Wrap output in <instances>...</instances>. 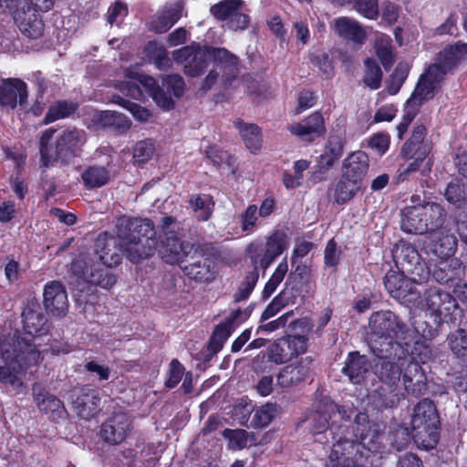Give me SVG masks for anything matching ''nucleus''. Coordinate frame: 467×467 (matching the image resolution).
<instances>
[{
	"label": "nucleus",
	"instance_id": "nucleus-18",
	"mask_svg": "<svg viewBox=\"0 0 467 467\" xmlns=\"http://www.w3.org/2000/svg\"><path fill=\"white\" fill-rule=\"evenodd\" d=\"M443 76L439 72L438 67H429L420 78L417 87L410 97V103H420L431 99L442 81Z\"/></svg>",
	"mask_w": 467,
	"mask_h": 467
},
{
	"label": "nucleus",
	"instance_id": "nucleus-46",
	"mask_svg": "<svg viewBox=\"0 0 467 467\" xmlns=\"http://www.w3.org/2000/svg\"><path fill=\"white\" fill-rule=\"evenodd\" d=\"M431 162L428 160L425 162L414 160L413 161L400 165L397 171V180L399 182L407 181L413 173L420 171L421 176H427L431 171Z\"/></svg>",
	"mask_w": 467,
	"mask_h": 467
},
{
	"label": "nucleus",
	"instance_id": "nucleus-37",
	"mask_svg": "<svg viewBox=\"0 0 467 467\" xmlns=\"http://www.w3.org/2000/svg\"><path fill=\"white\" fill-rule=\"evenodd\" d=\"M54 3L55 0H0V7L5 5L9 10L47 12L53 7Z\"/></svg>",
	"mask_w": 467,
	"mask_h": 467
},
{
	"label": "nucleus",
	"instance_id": "nucleus-20",
	"mask_svg": "<svg viewBox=\"0 0 467 467\" xmlns=\"http://www.w3.org/2000/svg\"><path fill=\"white\" fill-rule=\"evenodd\" d=\"M19 30L28 38L36 39L43 36L45 26L41 17L36 14L38 11L28 12L24 10H10Z\"/></svg>",
	"mask_w": 467,
	"mask_h": 467
},
{
	"label": "nucleus",
	"instance_id": "nucleus-3",
	"mask_svg": "<svg viewBox=\"0 0 467 467\" xmlns=\"http://www.w3.org/2000/svg\"><path fill=\"white\" fill-rule=\"evenodd\" d=\"M368 346L378 358H390L397 347L409 346L410 330L389 310L374 312L368 319Z\"/></svg>",
	"mask_w": 467,
	"mask_h": 467
},
{
	"label": "nucleus",
	"instance_id": "nucleus-47",
	"mask_svg": "<svg viewBox=\"0 0 467 467\" xmlns=\"http://www.w3.org/2000/svg\"><path fill=\"white\" fill-rule=\"evenodd\" d=\"M213 262L209 258H202L185 267L186 274L199 281H207L213 276Z\"/></svg>",
	"mask_w": 467,
	"mask_h": 467
},
{
	"label": "nucleus",
	"instance_id": "nucleus-15",
	"mask_svg": "<svg viewBox=\"0 0 467 467\" xmlns=\"http://www.w3.org/2000/svg\"><path fill=\"white\" fill-rule=\"evenodd\" d=\"M71 399L73 409L83 419L89 420L100 410V398L97 389L88 386L75 389Z\"/></svg>",
	"mask_w": 467,
	"mask_h": 467
},
{
	"label": "nucleus",
	"instance_id": "nucleus-27",
	"mask_svg": "<svg viewBox=\"0 0 467 467\" xmlns=\"http://www.w3.org/2000/svg\"><path fill=\"white\" fill-rule=\"evenodd\" d=\"M335 32L341 38L362 45L366 38V31L356 20L342 16L333 21Z\"/></svg>",
	"mask_w": 467,
	"mask_h": 467
},
{
	"label": "nucleus",
	"instance_id": "nucleus-34",
	"mask_svg": "<svg viewBox=\"0 0 467 467\" xmlns=\"http://www.w3.org/2000/svg\"><path fill=\"white\" fill-rule=\"evenodd\" d=\"M234 126L238 130L245 146L251 152L256 153L262 147V135L260 129L254 124L244 123L242 119L234 121Z\"/></svg>",
	"mask_w": 467,
	"mask_h": 467
},
{
	"label": "nucleus",
	"instance_id": "nucleus-61",
	"mask_svg": "<svg viewBox=\"0 0 467 467\" xmlns=\"http://www.w3.org/2000/svg\"><path fill=\"white\" fill-rule=\"evenodd\" d=\"M184 374V367L177 359H172L170 363L169 377L165 386L169 389L174 388L182 379Z\"/></svg>",
	"mask_w": 467,
	"mask_h": 467
},
{
	"label": "nucleus",
	"instance_id": "nucleus-26",
	"mask_svg": "<svg viewBox=\"0 0 467 467\" xmlns=\"http://www.w3.org/2000/svg\"><path fill=\"white\" fill-rule=\"evenodd\" d=\"M24 330L33 337H39L47 334L49 326L40 308L33 305L24 309L22 313Z\"/></svg>",
	"mask_w": 467,
	"mask_h": 467
},
{
	"label": "nucleus",
	"instance_id": "nucleus-36",
	"mask_svg": "<svg viewBox=\"0 0 467 467\" xmlns=\"http://www.w3.org/2000/svg\"><path fill=\"white\" fill-rule=\"evenodd\" d=\"M86 132L83 130L72 129L62 132L57 140V156L64 150H73L86 142Z\"/></svg>",
	"mask_w": 467,
	"mask_h": 467
},
{
	"label": "nucleus",
	"instance_id": "nucleus-25",
	"mask_svg": "<svg viewBox=\"0 0 467 467\" xmlns=\"http://www.w3.org/2000/svg\"><path fill=\"white\" fill-rule=\"evenodd\" d=\"M288 130L304 140H313L325 132L324 119L320 113L316 112L303 121L290 125Z\"/></svg>",
	"mask_w": 467,
	"mask_h": 467
},
{
	"label": "nucleus",
	"instance_id": "nucleus-2",
	"mask_svg": "<svg viewBox=\"0 0 467 467\" xmlns=\"http://www.w3.org/2000/svg\"><path fill=\"white\" fill-rule=\"evenodd\" d=\"M41 354L36 344L20 338L16 334L1 339L0 357L5 365L0 367V385L15 394L22 393L25 385L21 374L27 366L36 364Z\"/></svg>",
	"mask_w": 467,
	"mask_h": 467
},
{
	"label": "nucleus",
	"instance_id": "nucleus-19",
	"mask_svg": "<svg viewBox=\"0 0 467 467\" xmlns=\"http://www.w3.org/2000/svg\"><path fill=\"white\" fill-rule=\"evenodd\" d=\"M44 306L54 316L66 315L68 308L67 295L59 282H50L45 285Z\"/></svg>",
	"mask_w": 467,
	"mask_h": 467
},
{
	"label": "nucleus",
	"instance_id": "nucleus-59",
	"mask_svg": "<svg viewBox=\"0 0 467 467\" xmlns=\"http://www.w3.org/2000/svg\"><path fill=\"white\" fill-rule=\"evenodd\" d=\"M409 74V66L405 63H400L395 71L391 75V84L389 87V92L392 95L396 94L404 80L408 77Z\"/></svg>",
	"mask_w": 467,
	"mask_h": 467
},
{
	"label": "nucleus",
	"instance_id": "nucleus-44",
	"mask_svg": "<svg viewBox=\"0 0 467 467\" xmlns=\"http://www.w3.org/2000/svg\"><path fill=\"white\" fill-rule=\"evenodd\" d=\"M444 196L450 203L462 207L467 202V188L461 179H452L445 189Z\"/></svg>",
	"mask_w": 467,
	"mask_h": 467
},
{
	"label": "nucleus",
	"instance_id": "nucleus-63",
	"mask_svg": "<svg viewBox=\"0 0 467 467\" xmlns=\"http://www.w3.org/2000/svg\"><path fill=\"white\" fill-rule=\"evenodd\" d=\"M118 103L122 108L128 109L132 114V116L140 121L148 120V119L150 115L149 110L146 109L145 108H143L134 102L126 100L124 99L119 98Z\"/></svg>",
	"mask_w": 467,
	"mask_h": 467
},
{
	"label": "nucleus",
	"instance_id": "nucleus-41",
	"mask_svg": "<svg viewBox=\"0 0 467 467\" xmlns=\"http://www.w3.org/2000/svg\"><path fill=\"white\" fill-rule=\"evenodd\" d=\"M241 315L240 309L234 310L223 323L219 324L213 334L212 343L221 348L239 324L238 319Z\"/></svg>",
	"mask_w": 467,
	"mask_h": 467
},
{
	"label": "nucleus",
	"instance_id": "nucleus-56",
	"mask_svg": "<svg viewBox=\"0 0 467 467\" xmlns=\"http://www.w3.org/2000/svg\"><path fill=\"white\" fill-rule=\"evenodd\" d=\"M410 148V150H406V143L404 144L401 150V154L403 157L407 159H414L421 162L428 161L426 160V157L431 150V143H412Z\"/></svg>",
	"mask_w": 467,
	"mask_h": 467
},
{
	"label": "nucleus",
	"instance_id": "nucleus-7",
	"mask_svg": "<svg viewBox=\"0 0 467 467\" xmlns=\"http://www.w3.org/2000/svg\"><path fill=\"white\" fill-rule=\"evenodd\" d=\"M342 418L341 411L334 402L318 403L308 417V427L311 433L316 436V441L323 443L328 441V435L332 439H337L340 425L336 423Z\"/></svg>",
	"mask_w": 467,
	"mask_h": 467
},
{
	"label": "nucleus",
	"instance_id": "nucleus-54",
	"mask_svg": "<svg viewBox=\"0 0 467 467\" xmlns=\"http://www.w3.org/2000/svg\"><path fill=\"white\" fill-rule=\"evenodd\" d=\"M146 52L154 60L158 68L162 69L169 64L166 49L156 42H149L146 46Z\"/></svg>",
	"mask_w": 467,
	"mask_h": 467
},
{
	"label": "nucleus",
	"instance_id": "nucleus-10",
	"mask_svg": "<svg viewBox=\"0 0 467 467\" xmlns=\"http://www.w3.org/2000/svg\"><path fill=\"white\" fill-rule=\"evenodd\" d=\"M384 285L388 293L400 303L413 306H421L415 283L402 273L389 271L384 277Z\"/></svg>",
	"mask_w": 467,
	"mask_h": 467
},
{
	"label": "nucleus",
	"instance_id": "nucleus-24",
	"mask_svg": "<svg viewBox=\"0 0 467 467\" xmlns=\"http://www.w3.org/2000/svg\"><path fill=\"white\" fill-rule=\"evenodd\" d=\"M223 68V78L225 82L234 79L239 72V58L224 47H209V61Z\"/></svg>",
	"mask_w": 467,
	"mask_h": 467
},
{
	"label": "nucleus",
	"instance_id": "nucleus-5",
	"mask_svg": "<svg viewBox=\"0 0 467 467\" xmlns=\"http://www.w3.org/2000/svg\"><path fill=\"white\" fill-rule=\"evenodd\" d=\"M410 205L402 210L401 229L410 234L435 232L442 227L446 213L436 202H420L419 195H412Z\"/></svg>",
	"mask_w": 467,
	"mask_h": 467
},
{
	"label": "nucleus",
	"instance_id": "nucleus-32",
	"mask_svg": "<svg viewBox=\"0 0 467 467\" xmlns=\"http://www.w3.org/2000/svg\"><path fill=\"white\" fill-rule=\"evenodd\" d=\"M110 163L107 166L90 165L85 168L81 173V179L86 188L95 189L106 185L113 177L109 169Z\"/></svg>",
	"mask_w": 467,
	"mask_h": 467
},
{
	"label": "nucleus",
	"instance_id": "nucleus-6",
	"mask_svg": "<svg viewBox=\"0 0 467 467\" xmlns=\"http://www.w3.org/2000/svg\"><path fill=\"white\" fill-rule=\"evenodd\" d=\"M439 415L434 403L428 400L420 401L411 416V437L419 448L430 450L439 441Z\"/></svg>",
	"mask_w": 467,
	"mask_h": 467
},
{
	"label": "nucleus",
	"instance_id": "nucleus-43",
	"mask_svg": "<svg viewBox=\"0 0 467 467\" xmlns=\"http://www.w3.org/2000/svg\"><path fill=\"white\" fill-rule=\"evenodd\" d=\"M189 203L196 217L201 221H206L210 218L214 206L212 197L206 194L191 196Z\"/></svg>",
	"mask_w": 467,
	"mask_h": 467
},
{
	"label": "nucleus",
	"instance_id": "nucleus-14",
	"mask_svg": "<svg viewBox=\"0 0 467 467\" xmlns=\"http://www.w3.org/2000/svg\"><path fill=\"white\" fill-rule=\"evenodd\" d=\"M193 245L180 240L175 232L165 233V237H160L158 253L161 259L170 265L180 264L191 254Z\"/></svg>",
	"mask_w": 467,
	"mask_h": 467
},
{
	"label": "nucleus",
	"instance_id": "nucleus-57",
	"mask_svg": "<svg viewBox=\"0 0 467 467\" xmlns=\"http://www.w3.org/2000/svg\"><path fill=\"white\" fill-rule=\"evenodd\" d=\"M154 143L150 140L139 141L133 150V158L138 163L149 161L154 153Z\"/></svg>",
	"mask_w": 467,
	"mask_h": 467
},
{
	"label": "nucleus",
	"instance_id": "nucleus-48",
	"mask_svg": "<svg viewBox=\"0 0 467 467\" xmlns=\"http://www.w3.org/2000/svg\"><path fill=\"white\" fill-rule=\"evenodd\" d=\"M288 271V264L286 257L283 258V260L278 264L275 272L271 275L270 279L265 285L263 290V298L267 299L270 297L274 292L276 290L277 286L284 280L285 275Z\"/></svg>",
	"mask_w": 467,
	"mask_h": 467
},
{
	"label": "nucleus",
	"instance_id": "nucleus-42",
	"mask_svg": "<svg viewBox=\"0 0 467 467\" xmlns=\"http://www.w3.org/2000/svg\"><path fill=\"white\" fill-rule=\"evenodd\" d=\"M182 16L179 5L164 10L155 16L151 22L152 30L158 34L168 31Z\"/></svg>",
	"mask_w": 467,
	"mask_h": 467
},
{
	"label": "nucleus",
	"instance_id": "nucleus-11",
	"mask_svg": "<svg viewBox=\"0 0 467 467\" xmlns=\"http://www.w3.org/2000/svg\"><path fill=\"white\" fill-rule=\"evenodd\" d=\"M172 57L178 63L183 64V71L190 77L203 73L209 65V47L190 45L177 49Z\"/></svg>",
	"mask_w": 467,
	"mask_h": 467
},
{
	"label": "nucleus",
	"instance_id": "nucleus-40",
	"mask_svg": "<svg viewBox=\"0 0 467 467\" xmlns=\"http://www.w3.org/2000/svg\"><path fill=\"white\" fill-rule=\"evenodd\" d=\"M364 186L358 184L357 181L345 180L344 176L336 184L333 199L337 204H344L350 201Z\"/></svg>",
	"mask_w": 467,
	"mask_h": 467
},
{
	"label": "nucleus",
	"instance_id": "nucleus-38",
	"mask_svg": "<svg viewBox=\"0 0 467 467\" xmlns=\"http://www.w3.org/2000/svg\"><path fill=\"white\" fill-rule=\"evenodd\" d=\"M382 358L388 360H384L378 370L379 379L389 386L397 385L400 380L402 366L398 358H393V355L390 358Z\"/></svg>",
	"mask_w": 467,
	"mask_h": 467
},
{
	"label": "nucleus",
	"instance_id": "nucleus-51",
	"mask_svg": "<svg viewBox=\"0 0 467 467\" xmlns=\"http://www.w3.org/2000/svg\"><path fill=\"white\" fill-rule=\"evenodd\" d=\"M382 80V71L377 62L368 58L365 61L364 83L371 89H378Z\"/></svg>",
	"mask_w": 467,
	"mask_h": 467
},
{
	"label": "nucleus",
	"instance_id": "nucleus-17",
	"mask_svg": "<svg viewBox=\"0 0 467 467\" xmlns=\"http://www.w3.org/2000/svg\"><path fill=\"white\" fill-rule=\"evenodd\" d=\"M130 429V421L125 413H116L109 418L100 428L101 438L109 444L121 443Z\"/></svg>",
	"mask_w": 467,
	"mask_h": 467
},
{
	"label": "nucleus",
	"instance_id": "nucleus-22",
	"mask_svg": "<svg viewBox=\"0 0 467 467\" xmlns=\"http://www.w3.org/2000/svg\"><path fill=\"white\" fill-rule=\"evenodd\" d=\"M368 156L364 151L351 153L343 163L342 175L345 180L357 181L358 184L364 186V178L368 170Z\"/></svg>",
	"mask_w": 467,
	"mask_h": 467
},
{
	"label": "nucleus",
	"instance_id": "nucleus-31",
	"mask_svg": "<svg viewBox=\"0 0 467 467\" xmlns=\"http://www.w3.org/2000/svg\"><path fill=\"white\" fill-rule=\"evenodd\" d=\"M34 400L38 409L56 420L63 412V405L59 399L45 391L40 387H33Z\"/></svg>",
	"mask_w": 467,
	"mask_h": 467
},
{
	"label": "nucleus",
	"instance_id": "nucleus-23",
	"mask_svg": "<svg viewBox=\"0 0 467 467\" xmlns=\"http://www.w3.org/2000/svg\"><path fill=\"white\" fill-rule=\"evenodd\" d=\"M465 59H467V44L457 43L444 47L439 53L436 63L431 67H438L439 72L444 77L447 72Z\"/></svg>",
	"mask_w": 467,
	"mask_h": 467
},
{
	"label": "nucleus",
	"instance_id": "nucleus-29",
	"mask_svg": "<svg viewBox=\"0 0 467 467\" xmlns=\"http://www.w3.org/2000/svg\"><path fill=\"white\" fill-rule=\"evenodd\" d=\"M310 361L301 360L295 365L285 366L277 375V384L282 388H289L306 379L309 374Z\"/></svg>",
	"mask_w": 467,
	"mask_h": 467
},
{
	"label": "nucleus",
	"instance_id": "nucleus-60",
	"mask_svg": "<svg viewBox=\"0 0 467 467\" xmlns=\"http://www.w3.org/2000/svg\"><path fill=\"white\" fill-rule=\"evenodd\" d=\"M292 316L293 311H288L275 320L267 323L261 322L260 326L256 329V334H260L262 332L272 333L285 327L288 322V319Z\"/></svg>",
	"mask_w": 467,
	"mask_h": 467
},
{
	"label": "nucleus",
	"instance_id": "nucleus-1",
	"mask_svg": "<svg viewBox=\"0 0 467 467\" xmlns=\"http://www.w3.org/2000/svg\"><path fill=\"white\" fill-rule=\"evenodd\" d=\"M119 249L116 240L106 234L99 236L95 244L94 254H79L71 265L74 275L104 289H109L116 283V277L108 267L120 263Z\"/></svg>",
	"mask_w": 467,
	"mask_h": 467
},
{
	"label": "nucleus",
	"instance_id": "nucleus-53",
	"mask_svg": "<svg viewBox=\"0 0 467 467\" xmlns=\"http://www.w3.org/2000/svg\"><path fill=\"white\" fill-rule=\"evenodd\" d=\"M275 413V405L271 403L263 405L254 410L252 424L256 428H265L273 420Z\"/></svg>",
	"mask_w": 467,
	"mask_h": 467
},
{
	"label": "nucleus",
	"instance_id": "nucleus-62",
	"mask_svg": "<svg viewBox=\"0 0 467 467\" xmlns=\"http://www.w3.org/2000/svg\"><path fill=\"white\" fill-rule=\"evenodd\" d=\"M55 130L48 129L45 130L40 138V153L43 164L48 166L57 158V155L49 154L47 143L52 139Z\"/></svg>",
	"mask_w": 467,
	"mask_h": 467
},
{
	"label": "nucleus",
	"instance_id": "nucleus-39",
	"mask_svg": "<svg viewBox=\"0 0 467 467\" xmlns=\"http://www.w3.org/2000/svg\"><path fill=\"white\" fill-rule=\"evenodd\" d=\"M343 154V142L339 137H330L324 153L319 159L321 170H328Z\"/></svg>",
	"mask_w": 467,
	"mask_h": 467
},
{
	"label": "nucleus",
	"instance_id": "nucleus-8",
	"mask_svg": "<svg viewBox=\"0 0 467 467\" xmlns=\"http://www.w3.org/2000/svg\"><path fill=\"white\" fill-rule=\"evenodd\" d=\"M289 246L287 235L282 231H275L266 238L265 244L254 242L246 252L254 265H260L264 270L281 255Z\"/></svg>",
	"mask_w": 467,
	"mask_h": 467
},
{
	"label": "nucleus",
	"instance_id": "nucleus-52",
	"mask_svg": "<svg viewBox=\"0 0 467 467\" xmlns=\"http://www.w3.org/2000/svg\"><path fill=\"white\" fill-rule=\"evenodd\" d=\"M258 278L257 265H254V269L249 272L242 281L238 291L234 295V300L239 302L247 299L255 287Z\"/></svg>",
	"mask_w": 467,
	"mask_h": 467
},
{
	"label": "nucleus",
	"instance_id": "nucleus-16",
	"mask_svg": "<svg viewBox=\"0 0 467 467\" xmlns=\"http://www.w3.org/2000/svg\"><path fill=\"white\" fill-rule=\"evenodd\" d=\"M27 96L26 84L19 78H7L0 84V105L5 109L23 106Z\"/></svg>",
	"mask_w": 467,
	"mask_h": 467
},
{
	"label": "nucleus",
	"instance_id": "nucleus-4",
	"mask_svg": "<svg viewBox=\"0 0 467 467\" xmlns=\"http://www.w3.org/2000/svg\"><path fill=\"white\" fill-rule=\"evenodd\" d=\"M116 227L119 245L130 262L139 263L158 250L154 226L149 219L122 217Z\"/></svg>",
	"mask_w": 467,
	"mask_h": 467
},
{
	"label": "nucleus",
	"instance_id": "nucleus-64",
	"mask_svg": "<svg viewBox=\"0 0 467 467\" xmlns=\"http://www.w3.org/2000/svg\"><path fill=\"white\" fill-rule=\"evenodd\" d=\"M311 61L327 78H329L332 75L333 65L329 56L327 53L313 55Z\"/></svg>",
	"mask_w": 467,
	"mask_h": 467
},
{
	"label": "nucleus",
	"instance_id": "nucleus-9",
	"mask_svg": "<svg viewBox=\"0 0 467 467\" xmlns=\"http://www.w3.org/2000/svg\"><path fill=\"white\" fill-rule=\"evenodd\" d=\"M419 301L422 303L418 307L429 310L435 317L437 323L451 319V316L457 308L456 300L451 294L438 287L428 289L423 298L419 296Z\"/></svg>",
	"mask_w": 467,
	"mask_h": 467
},
{
	"label": "nucleus",
	"instance_id": "nucleus-35",
	"mask_svg": "<svg viewBox=\"0 0 467 467\" xmlns=\"http://www.w3.org/2000/svg\"><path fill=\"white\" fill-rule=\"evenodd\" d=\"M374 48L383 67L389 70L395 62L394 47L390 36L385 34H378L376 36Z\"/></svg>",
	"mask_w": 467,
	"mask_h": 467
},
{
	"label": "nucleus",
	"instance_id": "nucleus-58",
	"mask_svg": "<svg viewBox=\"0 0 467 467\" xmlns=\"http://www.w3.org/2000/svg\"><path fill=\"white\" fill-rule=\"evenodd\" d=\"M355 8L366 18L376 19L378 17V0H355Z\"/></svg>",
	"mask_w": 467,
	"mask_h": 467
},
{
	"label": "nucleus",
	"instance_id": "nucleus-28",
	"mask_svg": "<svg viewBox=\"0 0 467 467\" xmlns=\"http://www.w3.org/2000/svg\"><path fill=\"white\" fill-rule=\"evenodd\" d=\"M124 74L125 77L130 79V81L127 82V95L134 99H140L142 95L140 86L143 87L150 96L159 88L153 78L141 74L138 70L127 68Z\"/></svg>",
	"mask_w": 467,
	"mask_h": 467
},
{
	"label": "nucleus",
	"instance_id": "nucleus-21",
	"mask_svg": "<svg viewBox=\"0 0 467 467\" xmlns=\"http://www.w3.org/2000/svg\"><path fill=\"white\" fill-rule=\"evenodd\" d=\"M427 248L438 257L448 258L457 249V239L446 227H441L431 235Z\"/></svg>",
	"mask_w": 467,
	"mask_h": 467
},
{
	"label": "nucleus",
	"instance_id": "nucleus-55",
	"mask_svg": "<svg viewBox=\"0 0 467 467\" xmlns=\"http://www.w3.org/2000/svg\"><path fill=\"white\" fill-rule=\"evenodd\" d=\"M261 218L258 213V207L255 204H250L240 214L241 228L244 232H254L258 219Z\"/></svg>",
	"mask_w": 467,
	"mask_h": 467
},
{
	"label": "nucleus",
	"instance_id": "nucleus-30",
	"mask_svg": "<svg viewBox=\"0 0 467 467\" xmlns=\"http://www.w3.org/2000/svg\"><path fill=\"white\" fill-rule=\"evenodd\" d=\"M368 368L369 364L365 356L359 355L358 352H351L342 368V372L348 377L352 383L360 384L368 372Z\"/></svg>",
	"mask_w": 467,
	"mask_h": 467
},
{
	"label": "nucleus",
	"instance_id": "nucleus-50",
	"mask_svg": "<svg viewBox=\"0 0 467 467\" xmlns=\"http://www.w3.org/2000/svg\"><path fill=\"white\" fill-rule=\"evenodd\" d=\"M448 345L451 352L458 358L467 357V334L460 328L448 336Z\"/></svg>",
	"mask_w": 467,
	"mask_h": 467
},
{
	"label": "nucleus",
	"instance_id": "nucleus-33",
	"mask_svg": "<svg viewBox=\"0 0 467 467\" xmlns=\"http://www.w3.org/2000/svg\"><path fill=\"white\" fill-rule=\"evenodd\" d=\"M392 255L397 265H400L403 272L414 273L419 267L421 268L420 255L410 244L397 245L392 251Z\"/></svg>",
	"mask_w": 467,
	"mask_h": 467
},
{
	"label": "nucleus",
	"instance_id": "nucleus-13",
	"mask_svg": "<svg viewBox=\"0 0 467 467\" xmlns=\"http://www.w3.org/2000/svg\"><path fill=\"white\" fill-rule=\"evenodd\" d=\"M307 349V337L305 336H287L277 339L268 349L269 359L275 364H284Z\"/></svg>",
	"mask_w": 467,
	"mask_h": 467
},
{
	"label": "nucleus",
	"instance_id": "nucleus-45",
	"mask_svg": "<svg viewBox=\"0 0 467 467\" xmlns=\"http://www.w3.org/2000/svg\"><path fill=\"white\" fill-rule=\"evenodd\" d=\"M77 107L78 105L72 101H56L49 107L44 122L48 124L57 119L67 118L76 111Z\"/></svg>",
	"mask_w": 467,
	"mask_h": 467
},
{
	"label": "nucleus",
	"instance_id": "nucleus-49",
	"mask_svg": "<svg viewBox=\"0 0 467 467\" xmlns=\"http://www.w3.org/2000/svg\"><path fill=\"white\" fill-rule=\"evenodd\" d=\"M241 0H223L211 7V13L218 19L225 23L233 15L241 9Z\"/></svg>",
	"mask_w": 467,
	"mask_h": 467
},
{
	"label": "nucleus",
	"instance_id": "nucleus-12",
	"mask_svg": "<svg viewBox=\"0 0 467 467\" xmlns=\"http://www.w3.org/2000/svg\"><path fill=\"white\" fill-rule=\"evenodd\" d=\"M393 358L402 366L403 384L408 393L419 394L424 385L425 377L420 364L412 359L409 354L408 346L397 347V351L392 353Z\"/></svg>",
	"mask_w": 467,
	"mask_h": 467
}]
</instances>
